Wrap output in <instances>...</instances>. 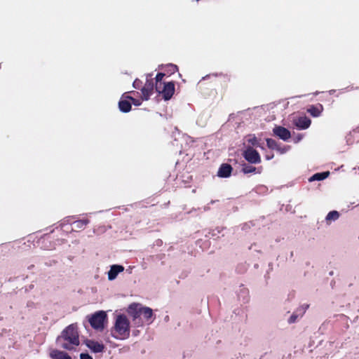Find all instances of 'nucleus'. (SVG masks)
<instances>
[{
	"label": "nucleus",
	"instance_id": "nucleus-1",
	"mask_svg": "<svg viewBox=\"0 0 359 359\" xmlns=\"http://www.w3.org/2000/svg\"><path fill=\"white\" fill-rule=\"evenodd\" d=\"M56 344L67 351H76L80 344L78 326L76 323L66 327L56 339Z\"/></svg>",
	"mask_w": 359,
	"mask_h": 359
},
{
	"label": "nucleus",
	"instance_id": "nucleus-2",
	"mask_svg": "<svg viewBox=\"0 0 359 359\" xmlns=\"http://www.w3.org/2000/svg\"><path fill=\"white\" fill-rule=\"evenodd\" d=\"M129 316L134 321L140 320L141 316L148 323H151L153 320V311L149 307L142 306L140 304H131L128 310Z\"/></svg>",
	"mask_w": 359,
	"mask_h": 359
},
{
	"label": "nucleus",
	"instance_id": "nucleus-3",
	"mask_svg": "<svg viewBox=\"0 0 359 359\" xmlns=\"http://www.w3.org/2000/svg\"><path fill=\"white\" fill-rule=\"evenodd\" d=\"M116 334H112L116 339H126L130 336V323L124 315H118L114 327Z\"/></svg>",
	"mask_w": 359,
	"mask_h": 359
},
{
	"label": "nucleus",
	"instance_id": "nucleus-4",
	"mask_svg": "<svg viewBox=\"0 0 359 359\" xmlns=\"http://www.w3.org/2000/svg\"><path fill=\"white\" fill-rule=\"evenodd\" d=\"M107 316L103 311L95 312L89 318V323L91 327L95 330H103L104 322L107 319Z\"/></svg>",
	"mask_w": 359,
	"mask_h": 359
},
{
	"label": "nucleus",
	"instance_id": "nucleus-5",
	"mask_svg": "<svg viewBox=\"0 0 359 359\" xmlns=\"http://www.w3.org/2000/svg\"><path fill=\"white\" fill-rule=\"evenodd\" d=\"M155 89V83L152 79V74H147L146 79V83L144 86L141 88L142 100H148L150 96L154 93Z\"/></svg>",
	"mask_w": 359,
	"mask_h": 359
},
{
	"label": "nucleus",
	"instance_id": "nucleus-6",
	"mask_svg": "<svg viewBox=\"0 0 359 359\" xmlns=\"http://www.w3.org/2000/svg\"><path fill=\"white\" fill-rule=\"evenodd\" d=\"M243 156L248 163L252 164H258L262 161L259 152L252 147H248L244 150Z\"/></svg>",
	"mask_w": 359,
	"mask_h": 359
},
{
	"label": "nucleus",
	"instance_id": "nucleus-7",
	"mask_svg": "<svg viewBox=\"0 0 359 359\" xmlns=\"http://www.w3.org/2000/svg\"><path fill=\"white\" fill-rule=\"evenodd\" d=\"M161 95L165 100H169L175 93V83L173 81L163 83L159 91H156Z\"/></svg>",
	"mask_w": 359,
	"mask_h": 359
},
{
	"label": "nucleus",
	"instance_id": "nucleus-8",
	"mask_svg": "<svg viewBox=\"0 0 359 359\" xmlns=\"http://www.w3.org/2000/svg\"><path fill=\"white\" fill-rule=\"evenodd\" d=\"M292 123L299 130L307 129L311 123V121L306 116H299L292 120Z\"/></svg>",
	"mask_w": 359,
	"mask_h": 359
},
{
	"label": "nucleus",
	"instance_id": "nucleus-9",
	"mask_svg": "<svg viewBox=\"0 0 359 359\" xmlns=\"http://www.w3.org/2000/svg\"><path fill=\"white\" fill-rule=\"evenodd\" d=\"M273 133L276 136H278L284 141L288 140L291 137L290 130L283 126L274 127Z\"/></svg>",
	"mask_w": 359,
	"mask_h": 359
},
{
	"label": "nucleus",
	"instance_id": "nucleus-10",
	"mask_svg": "<svg viewBox=\"0 0 359 359\" xmlns=\"http://www.w3.org/2000/svg\"><path fill=\"white\" fill-rule=\"evenodd\" d=\"M85 344L93 353H102L104 351L105 346L103 344L92 339H87Z\"/></svg>",
	"mask_w": 359,
	"mask_h": 359
},
{
	"label": "nucleus",
	"instance_id": "nucleus-11",
	"mask_svg": "<svg viewBox=\"0 0 359 359\" xmlns=\"http://www.w3.org/2000/svg\"><path fill=\"white\" fill-rule=\"evenodd\" d=\"M232 172V167L228 163H223L219 168L217 175L220 177H229Z\"/></svg>",
	"mask_w": 359,
	"mask_h": 359
},
{
	"label": "nucleus",
	"instance_id": "nucleus-12",
	"mask_svg": "<svg viewBox=\"0 0 359 359\" xmlns=\"http://www.w3.org/2000/svg\"><path fill=\"white\" fill-rule=\"evenodd\" d=\"M124 270V267L121 265H112L108 272V279L112 280L115 279L117 275Z\"/></svg>",
	"mask_w": 359,
	"mask_h": 359
},
{
	"label": "nucleus",
	"instance_id": "nucleus-13",
	"mask_svg": "<svg viewBox=\"0 0 359 359\" xmlns=\"http://www.w3.org/2000/svg\"><path fill=\"white\" fill-rule=\"evenodd\" d=\"M52 359H72L71 356L62 351L53 349L50 353Z\"/></svg>",
	"mask_w": 359,
	"mask_h": 359
},
{
	"label": "nucleus",
	"instance_id": "nucleus-14",
	"mask_svg": "<svg viewBox=\"0 0 359 359\" xmlns=\"http://www.w3.org/2000/svg\"><path fill=\"white\" fill-rule=\"evenodd\" d=\"M323 110V107L320 104L316 105H311L307 109V112L313 117H318L320 115Z\"/></svg>",
	"mask_w": 359,
	"mask_h": 359
},
{
	"label": "nucleus",
	"instance_id": "nucleus-15",
	"mask_svg": "<svg viewBox=\"0 0 359 359\" xmlns=\"http://www.w3.org/2000/svg\"><path fill=\"white\" fill-rule=\"evenodd\" d=\"M118 108H119L120 111L122 112H124V113L129 112L132 108L130 101L126 98V100L121 99L118 102Z\"/></svg>",
	"mask_w": 359,
	"mask_h": 359
},
{
	"label": "nucleus",
	"instance_id": "nucleus-16",
	"mask_svg": "<svg viewBox=\"0 0 359 359\" xmlns=\"http://www.w3.org/2000/svg\"><path fill=\"white\" fill-rule=\"evenodd\" d=\"M247 142L250 144V147H256L262 149H264V147L259 144V140L255 135H249L247 138Z\"/></svg>",
	"mask_w": 359,
	"mask_h": 359
},
{
	"label": "nucleus",
	"instance_id": "nucleus-17",
	"mask_svg": "<svg viewBox=\"0 0 359 359\" xmlns=\"http://www.w3.org/2000/svg\"><path fill=\"white\" fill-rule=\"evenodd\" d=\"M164 73L159 72L156 74L155 77V90L156 91H159V89L161 88V86H163V83L164 82L162 81L163 77L165 76Z\"/></svg>",
	"mask_w": 359,
	"mask_h": 359
},
{
	"label": "nucleus",
	"instance_id": "nucleus-18",
	"mask_svg": "<svg viewBox=\"0 0 359 359\" xmlns=\"http://www.w3.org/2000/svg\"><path fill=\"white\" fill-rule=\"evenodd\" d=\"M330 175V172H318L314 174L312 177H310L309 181H320L326 179Z\"/></svg>",
	"mask_w": 359,
	"mask_h": 359
},
{
	"label": "nucleus",
	"instance_id": "nucleus-19",
	"mask_svg": "<svg viewBox=\"0 0 359 359\" xmlns=\"http://www.w3.org/2000/svg\"><path fill=\"white\" fill-rule=\"evenodd\" d=\"M89 223V220L88 219H79L74 222L72 224L73 228L76 229H84L85 226Z\"/></svg>",
	"mask_w": 359,
	"mask_h": 359
},
{
	"label": "nucleus",
	"instance_id": "nucleus-20",
	"mask_svg": "<svg viewBox=\"0 0 359 359\" xmlns=\"http://www.w3.org/2000/svg\"><path fill=\"white\" fill-rule=\"evenodd\" d=\"M339 217V213L336 211V210H332V211H330L326 216V221L327 222H329V221H335L337 219H338Z\"/></svg>",
	"mask_w": 359,
	"mask_h": 359
},
{
	"label": "nucleus",
	"instance_id": "nucleus-21",
	"mask_svg": "<svg viewBox=\"0 0 359 359\" xmlns=\"http://www.w3.org/2000/svg\"><path fill=\"white\" fill-rule=\"evenodd\" d=\"M257 171V168L252 165L244 164L242 168V172L245 174L253 173Z\"/></svg>",
	"mask_w": 359,
	"mask_h": 359
},
{
	"label": "nucleus",
	"instance_id": "nucleus-22",
	"mask_svg": "<svg viewBox=\"0 0 359 359\" xmlns=\"http://www.w3.org/2000/svg\"><path fill=\"white\" fill-rule=\"evenodd\" d=\"M266 141L267 147L269 149L279 150L278 145L276 140H274L271 138H267L266 140Z\"/></svg>",
	"mask_w": 359,
	"mask_h": 359
},
{
	"label": "nucleus",
	"instance_id": "nucleus-23",
	"mask_svg": "<svg viewBox=\"0 0 359 359\" xmlns=\"http://www.w3.org/2000/svg\"><path fill=\"white\" fill-rule=\"evenodd\" d=\"M123 97L129 100L131 102V103H133L135 106H140L141 104V101L140 100L135 99L130 95H125V94H123Z\"/></svg>",
	"mask_w": 359,
	"mask_h": 359
},
{
	"label": "nucleus",
	"instance_id": "nucleus-24",
	"mask_svg": "<svg viewBox=\"0 0 359 359\" xmlns=\"http://www.w3.org/2000/svg\"><path fill=\"white\" fill-rule=\"evenodd\" d=\"M167 68L168 69V72H170L171 74L175 73V72L178 71V67L177 65L173 64H169L167 66Z\"/></svg>",
	"mask_w": 359,
	"mask_h": 359
},
{
	"label": "nucleus",
	"instance_id": "nucleus-25",
	"mask_svg": "<svg viewBox=\"0 0 359 359\" xmlns=\"http://www.w3.org/2000/svg\"><path fill=\"white\" fill-rule=\"evenodd\" d=\"M142 82L141 80L138 79H136L134 81H133V86L135 88H137V89H140L142 88Z\"/></svg>",
	"mask_w": 359,
	"mask_h": 359
},
{
	"label": "nucleus",
	"instance_id": "nucleus-26",
	"mask_svg": "<svg viewBox=\"0 0 359 359\" xmlns=\"http://www.w3.org/2000/svg\"><path fill=\"white\" fill-rule=\"evenodd\" d=\"M80 359H93L88 353H82L80 354Z\"/></svg>",
	"mask_w": 359,
	"mask_h": 359
},
{
	"label": "nucleus",
	"instance_id": "nucleus-27",
	"mask_svg": "<svg viewBox=\"0 0 359 359\" xmlns=\"http://www.w3.org/2000/svg\"><path fill=\"white\" fill-rule=\"evenodd\" d=\"M297 318V316H296V315H294V314L292 315V316L290 317L289 320H288L289 323H294V322L296 321Z\"/></svg>",
	"mask_w": 359,
	"mask_h": 359
},
{
	"label": "nucleus",
	"instance_id": "nucleus-28",
	"mask_svg": "<svg viewBox=\"0 0 359 359\" xmlns=\"http://www.w3.org/2000/svg\"><path fill=\"white\" fill-rule=\"evenodd\" d=\"M271 158V157H268V156L266 157V159H268V160H269Z\"/></svg>",
	"mask_w": 359,
	"mask_h": 359
}]
</instances>
